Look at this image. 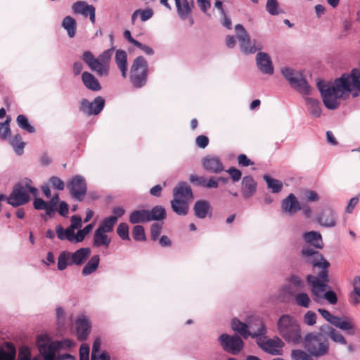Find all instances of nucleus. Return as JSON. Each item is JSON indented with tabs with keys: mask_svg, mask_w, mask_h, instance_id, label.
Listing matches in <instances>:
<instances>
[{
	"mask_svg": "<svg viewBox=\"0 0 360 360\" xmlns=\"http://www.w3.org/2000/svg\"><path fill=\"white\" fill-rule=\"evenodd\" d=\"M174 198L186 200L190 202L193 198V192L190 186L186 182L179 183L173 190Z\"/></svg>",
	"mask_w": 360,
	"mask_h": 360,
	"instance_id": "24",
	"label": "nucleus"
},
{
	"mask_svg": "<svg viewBox=\"0 0 360 360\" xmlns=\"http://www.w3.org/2000/svg\"><path fill=\"white\" fill-rule=\"evenodd\" d=\"M115 60L122 77L126 78L127 75V54L126 51L122 49L117 50Z\"/></svg>",
	"mask_w": 360,
	"mask_h": 360,
	"instance_id": "28",
	"label": "nucleus"
},
{
	"mask_svg": "<svg viewBox=\"0 0 360 360\" xmlns=\"http://www.w3.org/2000/svg\"><path fill=\"white\" fill-rule=\"evenodd\" d=\"M302 238L307 243L317 249L323 248V243L321 234L315 231L305 232L302 235Z\"/></svg>",
	"mask_w": 360,
	"mask_h": 360,
	"instance_id": "27",
	"label": "nucleus"
},
{
	"mask_svg": "<svg viewBox=\"0 0 360 360\" xmlns=\"http://www.w3.org/2000/svg\"><path fill=\"white\" fill-rule=\"evenodd\" d=\"M79 360H89V347L82 344L79 348Z\"/></svg>",
	"mask_w": 360,
	"mask_h": 360,
	"instance_id": "63",
	"label": "nucleus"
},
{
	"mask_svg": "<svg viewBox=\"0 0 360 360\" xmlns=\"http://www.w3.org/2000/svg\"><path fill=\"white\" fill-rule=\"evenodd\" d=\"M328 337L335 343H338L342 345H347L346 338L340 331L336 329H331Z\"/></svg>",
	"mask_w": 360,
	"mask_h": 360,
	"instance_id": "47",
	"label": "nucleus"
},
{
	"mask_svg": "<svg viewBox=\"0 0 360 360\" xmlns=\"http://www.w3.org/2000/svg\"><path fill=\"white\" fill-rule=\"evenodd\" d=\"M317 316L315 312L312 311H308L303 317L304 323L309 326H314L316 323Z\"/></svg>",
	"mask_w": 360,
	"mask_h": 360,
	"instance_id": "56",
	"label": "nucleus"
},
{
	"mask_svg": "<svg viewBox=\"0 0 360 360\" xmlns=\"http://www.w3.org/2000/svg\"><path fill=\"white\" fill-rule=\"evenodd\" d=\"M11 144L17 155H21L23 153L25 143L22 141V138L20 134H16L13 137L11 141Z\"/></svg>",
	"mask_w": 360,
	"mask_h": 360,
	"instance_id": "44",
	"label": "nucleus"
},
{
	"mask_svg": "<svg viewBox=\"0 0 360 360\" xmlns=\"http://www.w3.org/2000/svg\"><path fill=\"white\" fill-rule=\"evenodd\" d=\"M295 301L296 304L304 308H309L311 300L306 292H299L295 296Z\"/></svg>",
	"mask_w": 360,
	"mask_h": 360,
	"instance_id": "46",
	"label": "nucleus"
},
{
	"mask_svg": "<svg viewBox=\"0 0 360 360\" xmlns=\"http://www.w3.org/2000/svg\"><path fill=\"white\" fill-rule=\"evenodd\" d=\"M149 216L148 219L150 221H160L166 217L165 209L161 205H156L152 208L151 210H148Z\"/></svg>",
	"mask_w": 360,
	"mask_h": 360,
	"instance_id": "37",
	"label": "nucleus"
},
{
	"mask_svg": "<svg viewBox=\"0 0 360 360\" xmlns=\"http://www.w3.org/2000/svg\"><path fill=\"white\" fill-rule=\"evenodd\" d=\"M59 202V196L58 194H55L51 199L49 202H47L48 203V209L46 212V214L49 215L50 217L52 215L53 213H54L56 210V206Z\"/></svg>",
	"mask_w": 360,
	"mask_h": 360,
	"instance_id": "55",
	"label": "nucleus"
},
{
	"mask_svg": "<svg viewBox=\"0 0 360 360\" xmlns=\"http://www.w3.org/2000/svg\"><path fill=\"white\" fill-rule=\"evenodd\" d=\"M266 10L268 13L271 15H277L283 13L277 0H267L266 3Z\"/></svg>",
	"mask_w": 360,
	"mask_h": 360,
	"instance_id": "43",
	"label": "nucleus"
},
{
	"mask_svg": "<svg viewBox=\"0 0 360 360\" xmlns=\"http://www.w3.org/2000/svg\"><path fill=\"white\" fill-rule=\"evenodd\" d=\"M133 238L136 241H145L146 240L144 228L141 225H136L132 231Z\"/></svg>",
	"mask_w": 360,
	"mask_h": 360,
	"instance_id": "50",
	"label": "nucleus"
},
{
	"mask_svg": "<svg viewBox=\"0 0 360 360\" xmlns=\"http://www.w3.org/2000/svg\"><path fill=\"white\" fill-rule=\"evenodd\" d=\"M16 122L18 123V127L20 129H22L29 133H34L35 132L34 127L29 123L28 119L27 118L26 116H25L23 115H18V117L16 118Z\"/></svg>",
	"mask_w": 360,
	"mask_h": 360,
	"instance_id": "45",
	"label": "nucleus"
},
{
	"mask_svg": "<svg viewBox=\"0 0 360 360\" xmlns=\"http://www.w3.org/2000/svg\"><path fill=\"white\" fill-rule=\"evenodd\" d=\"M281 73L292 89L303 95L310 94L311 87L301 72L284 68L281 70Z\"/></svg>",
	"mask_w": 360,
	"mask_h": 360,
	"instance_id": "11",
	"label": "nucleus"
},
{
	"mask_svg": "<svg viewBox=\"0 0 360 360\" xmlns=\"http://www.w3.org/2000/svg\"><path fill=\"white\" fill-rule=\"evenodd\" d=\"M138 11H139V15H140L141 20L143 22L150 19L154 13L152 8L138 9Z\"/></svg>",
	"mask_w": 360,
	"mask_h": 360,
	"instance_id": "59",
	"label": "nucleus"
},
{
	"mask_svg": "<svg viewBox=\"0 0 360 360\" xmlns=\"http://www.w3.org/2000/svg\"><path fill=\"white\" fill-rule=\"evenodd\" d=\"M203 168L211 173L219 174L224 171V167L221 159L216 155H207L202 160Z\"/></svg>",
	"mask_w": 360,
	"mask_h": 360,
	"instance_id": "21",
	"label": "nucleus"
},
{
	"mask_svg": "<svg viewBox=\"0 0 360 360\" xmlns=\"http://www.w3.org/2000/svg\"><path fill=\"white\" fill-rule=\"evenodd\" d=\"M37 346L44 360L49 357L52 360H56L58 351L54 341L48 335H39L37 338Z\"/></svg>",
	"mask_w": 360,
	"mask_h": 360,
	"instance_id": "14",
	"label": "nucleus"
},
{
	"mask_svg": "<svg viewBox=\"0 0 360 360\" xmlns=\"http://www.w3.org/2000/svg\"><path fill=\"white\" fill-rule=\"evenodd\" d=\"M263 179L266 181L268 188L271 189L273 193H278L281 191L283 184L281 181L273 179L268 174H264Z\"/></svg>",
	"mask_w": 360,
	"mask_h": 360,
	"instance_id": "39",
	"label": "nucleus"
},
{
	"mask_svg": "<svg viewBox=\"0 0 360 360\" xmlns=\"http://www.w3.org/2000/svg\"><path fill=\"white\" fill-rule=\"evenodd\" d=\"M117 221V217L110 216L105 218L98 226V229L106 233H110L113 230V227Z\"/></svg>",
	"mask_w": 360,
	"mask_h": 360,
	"instance_id": "41",
	"label": "nucleus"
},
{
	"mask_svg": "<svg viewBox=\"0 0 360 360\" xmlns=\"http://www.w3.org/2000/svg\"><path fill=\"white\" fill-rule=\"evenodd\" d=\"M49 183L52 186V187L55 189L62 191L65 188V184L63 181H62L59 177L58 176H51L49 179Z\"/></svg>",
	"mask_w": 360,
	"mask_h": 360,
	"instance_id": "58",
	"label": "nucleus"
},
{
	"mask_svg": "<svg viewBox=\"0 0 360 360\" xmlns=\"http://www.w3.org/2000/svg\"><path fill=\"white\" fill-rule=\"evenodd\" d=\"M289 283L290 286L296 290H302L305 287L303 280L297 275H292L289 278Z\"/></svg>",
	"mask_w": 360,
	"mask_h": 360,
	"instance_id": "49",
	"label": "nucleus"
},
{
	"mask_svg": "<svg viewBox=\"0 0 360 360\" xmlns=\"http://www.w3.org/2000/svg\"><path fill=\"white\" fill-rule=\"evenodd\" d=\"M235 30L237 39L239 41L240 49L243 53L253 54L263 49L260 42L255 39L250 40L248 33L242 25L237 24L235 26Z\"/></svg>",
	"mask_w": 360,
	"mask_h": 360,
	"instance_id": "12",
	"label": "nucleus"
},
{
	"mask_svg": "<svg viewBox=\"0 0 360 360\" xmlns=\"http://www.w3.org/2000/svg\"><path fill=\"white\" fill-rule=\"evenodd\" d=\"M306 280L310 286L313 300L315 302L320 304L323 300H326L330 304H335L338 302L336 293L330 290L331 287L328 285L330 281L329 275L327 278L317 279L309 274Z\"/></svg>",
	"mask_w": 360,
	"mask_h": 360,
	"instance_id": "3",
	"label": "nucleus"
},
{
	"mask_svg": "<svg viewBox=\"0 0 360 360\" xmlns=\"http://www.w3.org/2000/svg\"><path fill=\"white\" fill-rule=\"evenodd\" d=\"M189 202L186 200H179L174 198L171 200V207L172 210L179 216H185L188 212Z\"/></svg>",
	"mask_w": 360,
	"mask_h": 360,
	"instance_id": "33",
	"label": "nucleus"
},
{
	"mask_svg": "<svg viewBox=\"0 0 360 360\" xmlns=\"http://www.w3.org/2000/svg\"><path fill=\"white\" fill-rule=\"evenodd\" d=\"M256 63L258 69L266 75L274 74V67L269 55L265 52H259L256 56Z\"/></svg>",
	"mask_w": 360,
	"mask_h": 360,
	"instance_id": "23",
	"label": "nucleus"
},
{
	"mask_svg": "<svg viewBox=\"0 0 360 360\" xmlns=\"http://www.w3.org/2000/svg\"><path fill=\"white\" fill-rule=\"evenodd\" d=\"M56 233L60 240H67L71 243H77L75 233L69 226L64 229L61 225H57L56 226Z\"/></svg>",
	"mask_w": 360,
	"mask_h": 360,
	"instance_id": "30",
	"label": "nucleus"
},
{
	"mask_svg": "<svg viewBox=\"0 0 360 360\" xmlns=\"http://www.w3.org/2000/svg\"><path fill=\"white\" fill-rule=\"evenodd\" d=\"M317 87L321 93L324 105L328 110L337 109L340 100L349 94L353 97L360 94V70L354 69L350 73H344L333 82L323 80L317 82Z\"/></svg>",
	"mask_w": 360,
	"mask_h": 360,
	"instance_id": "1",
	"label": "nucleus"
},
{
	"mask_svg": "<svg viewBox=\"0 0 360 360\" xmlns=\"http://www.w3.org/2000/svg\"><path fill=\"white\" fill-rule=\"evenodd\" d=\"M302 255L305 258L306 262L311 265L314 273H316V275H312L313 277L317 279L327 278L330 264L319 251L307 247L302 248Z\"/></svg>",
	"mask_w": 360,
	"mask_h": 360,
	"instance_id": "6",
	"label": "nucleus"
},
{
	"mask_svg": "<svg viewBox=\"0 0 360 360\" xmlns=\"http://www.w3.org/2000/svg\"><path fill=\"white\" fill-rule=\"evenodd\" d=\"M304 100L310 115L314 117H319L321 115V102L311 97H305Z\"/></svg>",
	"mask_w": 360,
	"mask_h": 360,
	"instance_id": "34",
	"label": "nucleus"
},
{
	"mask_svg": "<svg viewBox=\"0 0 360 360\" xmlns=\"http://www.w3.org/2000/svg\"><path fill=\"white\" fill-rule=\"evenodd\" d=\"M162 224H160L158 223H153L150 226V234H151V239L154 241L158 239L161 231H162Z\"/></svg>",
	"mask_w": 360,
	"mask_h": 360,
	"instance_id": "57",
	"label": "nucleus"
},
{
	"mask_svg": "<svg viewBox=\"0 0 360 360\" xmlns=\"http://www.w3.org/2000/svg\"><path fill=\"white\" fill-rule=\"evenodd\" d=\"M105 106V99L101 96H97L94 101L90 102L86 98L81 100L79 103V110L84 114L90 116L99 114Z\"/></svg>",
	"mask_w": 360,
	"mask_h": 360,
	"instance_id": "18",
	"label": "nucleus"
},
{
	"mask_svg": "<svg viewBox=\"0 0 360 360\" xmlns=\"http://www.w3.org/2000/svg\"><path fill=\"white\" fill-rule=\"evenodd\" d=\"M6 347L8 351L0 349V360H15L16 349L14 345L11 342H6Z\"/></svg>",
	"mask_w": 360,
	"mask_h": 360,
	"instance_id": "40",
	"label": "nucleus"
},
{
	"mask_svg": "<svg viewBox=\"0 0 360 360\" xmlns=\"http://www.w3.org/2000/svg\"><path fill=\"white\" fill-rule=\"evenodd\" d=\"M67 187L73 198L78 201L83 200L87 191L86 180L83 176H74L68 181Z\"/></svg>",
	"mask_w": 360,
	"mask_h": 360,
	"instance_id": "15",
	"label": "nucleus"
},
{
	"mask_svg": "<svg viewBox=\"0 0 360 360\" xmlns=\"http://www.w3.org/2000/svg\"><path fill=\"white\" fill-rule=\"evenodd\" d=\"M260 337L257 340V345L263 351L275 356L282 354L284 342L280 338L276 336L273 338H267L266 337L261 338Z\"/></svg>",
	"mask_w": 360,
	"mask_h": 360,
	"instance_id": "16",
	"label": "nucleus"
},
{
	"mask_svg": "<svg viewBox=\"0 0 360 360\" xmlns=\"http://www.w3.org/2000/svg\"><path fill=\"white\" fill-rule=\"evenodd\" d=\"M82 80L86 88L91 91H98L101 89L98 80L89 72L85 71L82 73Z\"/></svg>",
	"mask_w": 360,
	"mask_h": 360,
	"instance_id": "29",
	"label": "nucleus"
},
{
	"mask_svg": "<svg viewBox=\"0 0 360 360\" xmlns=\"http://www.w3.org/2000/svg\"><path fill=\"white\" fill-rule=\"evenodd\" d=\"M94 224H89L84 229L79 230L77 233H75L77 243L83 241L86 236L92 230Z\"/></svg>",
	"mask_w": 360,
	"mask_h": 360,
	"instance_id": "53",
	"label": "nucleus"
},
{
	"mask_svg": "<svg viewBox=\"0 0 360 360\" xmlns=\"http://www.w3.org/2000/svg\"><path fill=\"white\" fill-rule=\"evenodd\" d=\"M338 218V214L333 209L326 207L316 217V221L323 227L332 228L336 226Z\"/></svg>",
	"mask_w": 360,
	"mask_h": 360,
	"instance_id": "19",
	"label": "nucleus"
},
{
	"mask_svg": "<svg viewBox=\"0 0 360 360\" xmlns=\"http://www.w3.org/2000/svg\"><path fill=\"white\" fill-rule=\"evenodd\" d=\"M39 356L31 357V352L28 347L22 346L19 349L18 360H38Z\"/></svg>",
	"mask_w": 360,
	"mask_h": 360,
	"instance_id": "51",
	"label": "nucleus"
},
{
	"mask_svg": "<svg viewBox=\"0 0 360 360\" xmlns=\"http://www.w3.org/2000/svg\"><path fill=\"white\" fill-rule=\"evenodd\" d=\"M304 349L317 359L329 353L330 343L322 333L309 332L303 338L301 342Z\"/></svg>",
	"mask_w": 360,
	"mask_h": 360,
	"instance_id": "4",
	"label": "nucleus"
},
{
	"mask_svg": "<svg viewBox=\"0 0 360 360\" xmlns=\"http://www.w3.org/2000/svg\"><path fill=\"white\" fill-rule=\"evenodd\" d=\"M281 212L292 216L301 210V205L293 193H290L281 201Z\"/></svg>",
	"mask_w": 360,
	"mask_h": 360,
	"instance_id": "20",
	"label": "nucleus"
},
{
	"mask_svg": "<svg viewBox=\"0 0 360 360\" xmlns=\"http://www.w3.org/2000/svg\"><path fill=\"white\" fill-rule=\"evenodd\" d=\"M89 248H81L75 252L62 251L58 258V269L65 270L68 266H82L87 261L91 255Z\"/></svg>",
	"mask_w": 360,
	"mask_h": 360,
	"instance_id": "7",
	"label": "nucleus"
},
{
	"mask_svg": "<svg viewBox=\"0 0 360 360\" xmlns=\"http://www.w3.org/2000/svg\"><path fill=\"white\" fill-rule=\"evenodd\" d=\"M100 263V257L99 255H93L86 262L82 270V274L84 276H89L94 272H95L98 266Z\"/></svg>",
	"mask_w": 360,
	"mask_h": 360,
	"instance_id": "36",
	"label": "nucleus"
},
{
	"mask_svg": "<svg viewBox=\"0 0 360 360\" xmlns=\"http://www.w3.org/2000/svg\"><path fill=\"white\" fill-rule=\"evenodd\" d=\"M226 172L230 174L231 178L233 182H237L241 179V172L233 167H230L228 170H226Z\"/></svg>",
	"mask_w": 360,
	"mask_h": 360,
	"instance_id": "62",
	"label": "nucleus"
},
{
	"mask_svg": "<svg viewBox=\"0 0 360 360\" xmlns=\"http://www.w3.org/2000/svg\"><path fill=\"white\" fill-rule=\"evenodd\" d=\"M231 326L233 331L240 335L245 339L249 337L257 338L264 335L266 333L265 325L260 319L255 320V323H251L248 326L246 323L234 318L231 320Z\"/></svg>",
	"mask_w": 360,
	"mask_h": 360,
	"instance_id": "8",
	"label": "nucleus"
},
{
	"mask_svg": "<svg viewBox=\"0 0 360 360\" xmlns=\"http://www.w3.org/2000/svg\"><path fill=\"white\" fill-rule=\"evenodd\" d=\"M82 226V218L77 215H73L70 219V225L69 227L75 231V229L81 228Z\"/></svg>",
	"mask_w": 360,
	"mask_h": 360,
	"instance_id": "60",
	"label": "nucleus"
},
{
	"mask_svg": "<svg viewBox=\"0 0 360 360\" xmlns=\"http://www.w3.org/2000/svg\"><path fill=\"white\" fill-rule=\"evenodd\" d=\"M318 312L321 316L335 327L345 332L348 335H355L356 333V326L353 319L347 316L340 317L333 315L330 312L324 309H318Z\"/></svg>",
	"mask_w": 360,
	"mask_h": 360,
	"instance_id": "10",
	"label": "nucleus"
},
{
	"mask_svg": "<svg viewBox=\"0 0 360 360\" xmlns=\"http://www.w3.org/2000/svg\"><path fill=\"white\" fill-rule=\"evenodd\" d=\"M218 341L224 352L233 355L240 354L244 347L242 338L237 334L231 335L223 333L219 336Z\"/></svg>",
	"mask_w": 360,
	"mask_h": 360,
	"instance_id": "13",
	"label": "nucleus"
},
{
	"mask_svg": "<svg viewBox=\"0 0 360 360\" xmlns=\"http://www.w3.org/2000/svg\"><path fill=\"white\" fill-rule=\"evenodd\" d=\"M350 304L356 306L360 303V292L352 290L349 295Z\"/></svg>",
	"mask_w": 360,
	"mask_h": 360,
	"instance_id": "64",
	"label": "nucleus"
},
{
	"mask_svg": "<svg viewBox=\"0 0 360 360\" xmlns=\"http://www.w3.org/2000/svg\"><path fill=\"white\" fill-rule=\"evenodd\" d=\"M76 20L71 16H66L64 18L62 27L68 32L69 37L72 38L76 32Z\"/></svg>",
	"mask_w": 360,
	"mask_h": 360,
	"instance_id": "38",
	"label": "nucleus"
},
{
	"mask_svg": "<svg viewBox=\"0 0 360 360\" xmlns=\"http://www.w3.org/2000/svg\"><path fill=\"white\" fill-rule=\"evenodd\" d=\"M30 200V195L22 184H16L7 198V202L13 207H18L26 204Z\"/></svg>",
	"mask_w": 360,
	"mask_h": 360,
	"instance_id": "17",
	"label": "nucleus"
},
{
	"mask_svg": "<svg viewBox=\"0 0 360 360\" xmlns=\"http://www.w3.org/2000/svg\"><path fill=\"white\" fill-rule=\"evenodd\" d=\"M76 335L80 341L85 340L90 333L91 323L84 316L80 315L76 320Z\"/></svg>",
	"mask_w": 360,
	"mask_h": 360,
	"instance_id": "22",
	"label": "nucleus"
},
{
	"mask_svg": "<svg viewBox=\"0 0 360 360\" xmlns=\"http://www.w3.org/2000/svg\"><path fill=\"white\" fill-rule=\"evenodd\" d=\"M58 352L62 349H68L75 346V342L70 339L54 341Z\"/></svg>",
	"mask_w": 360,
	"mask_h": 360,
	"instance_id": "52",
	"label": "nucleus"
},
{
	"mask_svg": "<svg viewBox=\"0 0 360 360\" xmlns=\"http://www.w3.org/2000/svg\"><path fill=\"white\" fill-rule=\"evenodd\" d=\"M194 214L198 219H205L208 214H212L210 203L204 200H197L193 206Z\"/></svg>",
	"mask_w": 360,
	"mask_h": 360,
	"instance_id": "25",
	"label": "nucleus"
},
{
	"mask_svg": "<svg viewBox=\"0 0 360 360\" xmlns=\"http://www.w3.org/2000/svg\"><path fill=\"white\" fill-rule=\"evenodd\" d=\"M241 184V191L243 198H249L256 192L257 183L251 176H244Z\"/></svg>",
	"mask_w": 360,
	"mask_h": 360,
	"instance_id": "26",
	"label": "nucleus"
},
{
	"mask_svg": "<svg viewBox=\"0 0 360 360\" xmlns=\"http://www.w3.org/2000/svg\"><path fill=\"white\" fill-rule=\"evenodd\" d=\"M194 1L189 3L187 0H180L176 4L177 13L181 20H185L192 12Z\"/></svg>",
	"mask_w": 360,
	"mask_h": 360,
	"instance_id": "32",
	"label": "nucleus"
},
{
	"mask_svg": "<svg viewBox=\"0 0 360 360\" xmlns=\"http://www.w3.org/2000/svg\"><path fill=\"white\" fill-rule=\"evenodd\" d=\"M148 65L143 56L136 57L131 66L129 79L134 87L139 89L147 82Z\"/></svg>",
	"mask_w": 360,
	"mask_h": 360,
	"instance_id": "9",
	"label": "nucleus"
},
{
	"mask_svg": "<svg viewBox=\"0 0 360 360\" xmlns=\"http://www.w3.org/2000/svg\"><path fill=\"white\" fill-rule=\"evenodd\" d=\"M72 10L75 13H80L87 16L92 8V5H88L84 1H77L72 5Z\"/></svg>",
	"mask_w": 360,
	"mask_h": 360,
	"instance_id": "42",
	"label": "nucleus"
},
{
	"mask_svg": "<svg viewBox=\"0 0 360 360\" xmlns=\"http://www.w3.org/2000/svg\"><path fill=\"white\" fill-rule=\"evenodd\" d=\"M113 52L114 49L110 48L104 51L98 58H95L90 51H85L81 58L89 69L96 72L98 76H107L109 74L110 63Z\"/></svg>",
	"mask_w": 360,
	"mask_h": 360,
	"instance_id": "5",
	"label": "nucleus"
},
{
	"mask_svg": "<svg viewBox=\"0 0 360 360\" xmlns=\"http://www.w3.org/2000/svg\"><path fill=\"white\" fill-rule=\"evenodd\" d=\"M189 180L191 183L195 184L198 186H205L206 179L202 176H198L195 174H191L190 176Z\"/></svg>",
	"mask_w": 360,
	"mask_h": 360,
	"instance_id": "61",
	"label": "nucleus"
},
{
	"mask_svg": "<svg viewBox=\"0 0 360 360\" xmlns=\"http://www.w3.org/2000/svg\"><path fill=\"white\" fill-rule=\"evenodd\" d=\"M276 325L278 334L285 342L292 345L301 343V327L294 316L283 314L278 319Z\"/></svg>",
	"mask_w": 360,
	"mask_h": 360,
	"instance_id": "2",
	"label": "nucleus"
},
{
	"mask_svg": "<svg viewBox=\"0 0 360 360\" xmlns=\"http://www.w3.org/2000/svg\"><path fill=\"white\" fill-rule=\"evenodd\" d=\"M148 214L149 212L147 210H134L129 214V222L132 224L148 222Z\"/></svg>",
	"mask_w": 360,
	"mask_h": 360,
	"instance_id": "35",
	"label": "nucleus"
},
{
	"mask_svg": "<svg viewBox=\"0 0 360 360\" xmlns=\"http://www.w3.org/2000/svg\"><path fill=\"white\" fill-rule=\"evenodd\" d=\"M10 122L11 118L8 117L4 122H0V138L3 140L6 139L11 135Z\"/></svg>",
	"mask_w": 360,
	"mask_h": 360,
	"instance_id": "48",
	"label": "nucleus"
},
{
	"mask_svg": "<svg viewBox=\"0 0 360 360\" xmlns=\"http://www.w3.org/2000/svg\"><path fill=\"white\" fill-rule=\"evenodd\" d=\"M110 243L111 240L106 234V232L101 231L98 229L95 231L92 242L94 247L100 248L103 246L107 248Z\"/></svg>",
	"mask_w": 360,
	"mask_h": 360,
	"instance_id": "31",
	"label": "nucleus"
},
{
	"mask_svg": "<svg viewBox=\"0 0 360 360\" xmlns=\"http://www.w3.org/2000/svg\"><path fill=\"white\" fill-rule=\"evenodd\" d=\"M117 233L122 240H129V226L126 223H120L117 228Z\"/></svg>",
	"mask_w": 360,
	"mask_h": 360,
	"instance_id": "54",
	"label": "nucleus"
}]
</instances>
